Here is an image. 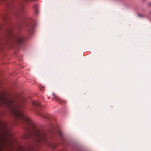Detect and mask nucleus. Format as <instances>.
I'll return each instance as SVG.
<instances>
[{"label": "nucleus", "instance_id": "f257e3e1", "mask_svg": "<svg viewBox=\"0 0 151 151\" xmlns=\"http://www.w3.org/2000/svg\"><path fill=\"white\" fill-rule=\"evenodd\" d=\"M3 102L10 109L15 121L23 123L25 125V129L28 130L27 133L24 135L25 138L32 139L36 146L45 144L48 146L54 147L51 141L52 139H49V135L44 131L38 128L31 119L23 114L21 102L17 103L14 100H4Z\"/></svg>", "mask_w": 151, "mask_h": 151}, {"label": "nucleus", "instance_id": "f03ea898", "mask_svg": "<svg viewBox=\"0 0 151 151\" xmlns=\"http://www.w3.org/2000/svg\"><path fill=\"white\" fill-rule=\"evenodd\" d=\"M13 27L11 25L8 26L4 34V36L0 41V48L2 49L6 47H12L15 43L22 44L24 43L25 39L22 35L13 34Z\"/></svg>", "mask_w": 151, "mask_h": 151}, {"label": "nucleus", "instance_id": "7ed1b4c3", "mask_svg": "<svg viewBox=\"0 0 151 151\" xmlns=\"http://www.w3.org/2000/svg\"><path fill=\"white\" fill-rule=\"evenodd\" d=\"M32 104L34 106L33 110L35 112L37 115L43 117L47 119H49V117L48 115H45L40 110L41 106L39 102L34 101L33 102Z\"/></svg>", "mask_w": 151, "mask_h": 151}, {"label": "nucleus", "instance_id": "20e7f679", "mask_svg": "<svg viewBox=\"0 0 151 151\" xmlns=\"http://www.w3.org/2000/svg\"><path fill=\"white\" fill-rule=\"evenodd\" d=\"M34 25L33 24L28 25L27 27L28 33L29 35L32 34L34 32Z\"/></svg>", "mask_w": 151, "mask_h": 151}, {"label": "nucleus", "instance_id": "39448f33", "mask_svg": "<svg viewBox=\"0 0 151 151\" xmlns=\"http://www.w3.org/2000/svg\"><path fill=\"white\" fill-rule=\"evenodd\" d=\"M57 102H59L61 104L64 105L66 103V101L63 99L58 98L57 97Z\"/></svg>", "mask_w": 151, "mask_h": 151}, {"label": "nucleus", "instance_id": "423d86ee", "mask_svg": "<svg viewBox=\"0 0 151 151\" xmlns=\"http://www.w3.org/2000/svg\"><path fill=\"white\" fill-rule=\"evenodd\" d=\"M34 9L35 10V13L36 14H38V11L37 8V5H35L33 6Z\"/></svg>", "mask_w": 151, "mask_h": 151}, {"label": "nucleus", "instance_id": "0eeeda50", "mask_svg": "<svg viewBox=\"0 0 151 151\" xmlns=\"http://www.w3.org/2000/svg\"><path fill=\"white\" fill-rule=\"evenodd\" d=\"M57 133V135L58 134V135H59L61 138H62L63 139H64V138L62 135V132L60 131H59L58 129Z\"/></svg>", "mask_w": 151, "mask_h": 151}, {"label": "nucleus", "instance_id": "6e6552de", "mask_svg": "<svg viewBox=\"0 0 151 151\" xmlns=\"http://www.w3.org/2000/svg\"><path fill=\"white\" fill-rule=\"evenodd\" d=\"M2 18L5 22H7L8 19L6 14L3 16Z\"/></svg>", "mask_w": 151, "mask_h": 151}, {"label": "nucleus", "instance_id": "1a4fd4ad", "mask_svg": "<svg viewBox=\"0 0 151 151\" xmlns=\"http://www.w3.org/2000/svg\"><path fill=\"white\" fill-rule=\"evenodd\" d=\"M4 125V127H6V125L5 123L2 122L0 121V125L2 128H4V127H3V125Z\"/></svg>", "mask_w": 151, "mask_h": 151}, {"label": "nucleus", "instance_id": "9d476101", "mask_svg": "<svg viewBox=\"0 0 151 151\" xmlns=\"http://www.w3.org/2000/svg\"><path fill=\"white\" fill-rule=\"evenodd\" d=\"M148 6H151V3H150L148 4Z\"/></svg>", "mask_w": 151, "mask_h": 151}]
</instances>
